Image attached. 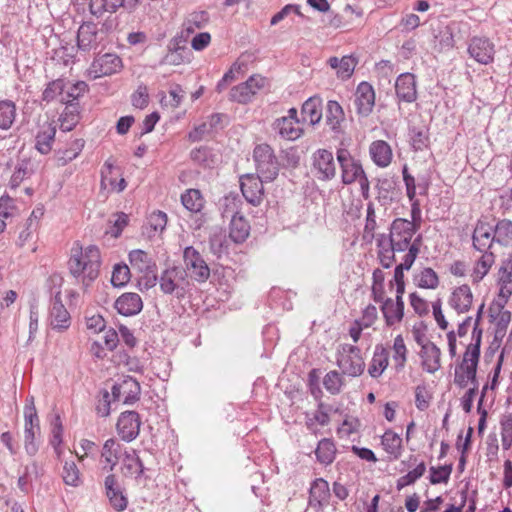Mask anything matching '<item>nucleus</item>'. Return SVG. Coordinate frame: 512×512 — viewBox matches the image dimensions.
<instances>
[{"mask_svg":"<svg viewBox=\"0 0 512 512\" xmlns=\"http://www.w3.org/2000/svg\"><path fill=\"white\" fill-rule=\"evenodd\" d=\"M65 81L63 79H56L50 81L42 93V101L50 103L55 100L57 96H63L65 90Z\"/></svg>","mask_w":512,"mask_h":512,"instance_id":"obj_58","label":"nucleus"},{"mask_svg":"<svg viewBox=\"0 0 512 512\" xmlns=\"http://www.w3.org/2000/svg\"><path fill=\"white\" fill-rule=\"evenodd\" d=\"M253 160L256 174L266 181H273L277 178L281 163L275 154L274 149L267 143L257 144L253 149Z\"/></svg>","mask_w":512,"mask_h":512,"instance_id":"obj_3","label":"nucleus"},{"mask_svg":"<svg viewBox=\"0 0 512 512\" xmlns=\"http://www.w3.org/2000/svg\"><path fill=\"white\" fill-rule=\"evenodd\" d=\"M467 52L477 63L488 65L494 61L495 44L485 36H473L469 40Z\"/></svg>","mask_w":512,"mask_h":512,"instance_id":"obj_13","label":"nucleus"},{"mask_svg":"<svg viewBox=\"0 0 512 512\" xmlns=\"http://www.w3.org/2000/svg\"><path fill=\"white\" fill-rule=\"evenodd\" d=\"M122 68V59L117 54L105 53L94 58L88 69V75L92 79H98L119 73Z\"/></svg>","mask_w":512,"mask_h":512,"instance_id":"obj_11","label":"nucleus"},{"mask_svg":"<svg viewBox=\"0 0 512 512\" xmlns=\"http://www.w3.org/2000/svg\"><path fill=\"white\" fill-rule=\"evenodd\" d=\"M395 92L399 101L413 103L417 100L415 75L409 72L400 74L395 82Z\"/></svg>","mask_w":512,"mask_h":512,"instance_id":"obj_19","label":"nucleus"},{"mask_svg":"<svg viewBox=\"0 0 512 512\" xmlns=\"http://www.w3.org/2000/svg\"><path fill=\"white\" fill-rule=\"evenodd\" d=\"M355 106L357 114L361 117H368L375 105V91L373 86L362 81L358 84L355 92Z\"/></svg>","mask_w":512,"mask_h":512,"instance_id":"obj_17","label":"nucleus"},{"mask_svg":"<svg viewBox=\"0 0 512 512\" xmlns=\"http://www.w3.org/2000/svg\"><path fill=\"white\" fill-rule=\"evenodd\" d=\"M488 317L489 322L495 324L491 347L498 349L506 335L508 325L507 322H503L497 317V314L494 313V308L488 309Z\"/></svg>","mask_w":512,"mask_h":512,"instance_id":"obj_49","label":"nucleus"},{"mask_svg":"<svg viewBox=\"0 0 512 512\" xmlns=\"http://www.w3.org/2000/svg\"><path fill=\"white\" fill-rule=\"evenodd\" d=\"M267 182L258 174H245L240 177V189L245 200L253 205L259 206L264 198L263 183Z\"/></svg>","mask_w":512,"mask_h":512,"instance_id":"obj_14","label":"nucleus"},{"mask_svg":"<svg viewBox=\"0 0 512 512\" xmlns=\"http://www.w3.org/2000/svg\"><path fill=\"white\" fill-rule=\"evenodd\" d=\"M123 403L126 405H133L140 398L141 386L139 382L132 376H125L121 380Z\"/></svg>","mask_w":512,"mask_h":512,"instance_id":"obj_40","label":"nucleus"},{"mask_svg":"<svg viewBox=\"0 0 512 512\" xmlns=\"http://www.w3.org/2000/svg\"><path fill=\"white\" fill-rule=\"evenodd\" d=\"M415 280L417 281V286L423 289H436L439 285V277L430 267L422 269Z\"/></svg>","mask_w":512,"mask_h":512,"instance_id":"obj_55","label":"nucleus"},{"mask_svg":"<svg viewBox=\"0 0 512 512\" xmlns=\"http://www.w3.org/2000/svg\"><path fill=\"white\" fill-rule=\"evenodd\" d=\"M494 229V238L502 245H507L512 240V221L508 219H502L497 222Z\"/></svg>","mask_w":512,"mask_h":512,"instance_id":"obj_56","label":"nucleus"},{"mask_svg":"<svg viewBox=\"0 0 512 512\" xmlns=\"http://www.w3.org/2000/svg\"><path fill=\"white\" fill-rule=\"evenodd\" d=\"M181 202L191 212H199L204 205V199L198 189H188L182 194Z\"/></svg>","mask_w":512,"mask_h":512,"instance_id":"obj_51","label":"nucleus"},{"mask_svg":"<svg viewBox=\"0 0 512 512\" xmlns=\"http://www.w3.org/2000/svg\"><path fill=\"white\" fill-rule=\"evenodd\" d=\"M128 257L131 266L139 272L150 274L156 271V263L146 251L141 249L132 250Z\"/></svg>","mask_w":512,"mask_h":512,"instance_id":"obj_29","label":"nucleus"},{"mask_svg":"<svg viewBox=\"0 0 512 512\" xmlns=\"http://www.w3.org/2000/svg\"><path fill=\"white\" fill-rule=\"evenodd\" d=\"M425 472L426 464L422 461L413 470L409 471L407 474L397 479V490L400 491L404 487L414 484L418 479H420L424 475Z\"/></svg>","mask_w":512,"mask_h":512,"instance_id":"obj_54","label":"nucleus"},{"mask_svg":"<svg viewBox=\"0 0 512 512\" xmlns=\"http://www.w3.org/2000/svg\"><path fill=\"white\" fill-rule=\"evenodd\" d=\"M502 447L504 450L510 449L512 446V416L504 415L500 421Z\"/></svg>","mask_w":512,"mask_h":512,"instance_id":"obj_64","label":"nucleus"},{"mask_svg":"<svg viewBox=\"0 0 512 512\" xmlns=\"http://www.w3.org/2000/svg\"><path fill=\"white\" fill-rule=\"evenodd\" d=\"M166 48L168 51L181 53V55H185L191 59L192 52L187 47V36H184L183 32H180L172 37L169 40Z\"/></svg>","mask_w":512,"mask_h":512,"instance_id":"obj_61","label":"nucleus"},{"mask_svg":"<svg viewBox=\"0 0 512 512\" xmlns=\"http://www.w3.org/2000/svg\"><path fill=\"white\" fill-rule=\"evenodd\" d=\"M141 420L136 411H124L120 414L116 429L122 440L131 442L139 435Z\"/></svg>","mask_w":512,"mask_h":512,"instance_id":"obj_16","label":"nucleus"},{"mask_svg":"<svg viewBox=\"0 0 512 512\" xmlns=\"http://www.w3.org/2000/svg\"><path fill=\"white\" fill-rule=\"evenodd\" d=\"M338 354L337 365L343 374L358 377L364 372L365 362L358 346L343 344Z\"/></svg>","mask_w":512,"mask_h":512,"instance_id":"obj_6","label":"nucleus"},{"mask_svg":"<svg viewBox=\"0 0 512 512\" xmlns=\"http://www.w3.org/2000/svg\"><path fill=\"white\" fill-rule=\"evenodd\" d=\"M404 308V301H400L399 297H396L395 300L386 298L383 301L380 309L387 327H393L403 320Z\"/></svg>","mask_w":512,"mask_h":512,"instance_id":"obj_21","label":"nucleus"},{"mask_svg":"<svg viewBox=\"0 0 512 512\" xmlns=\"http://www.w3.org/2000/svg\"><path fill=\"white\" fill-rule=\"evenodd\" d=\"M499 296L511 297L512 295V259L502 262L498 270Z\"/></svg>","mask_w":512,"mask_h":512,"instance_id":"obj_37","label":"nucleus"},{"mask_svg":"<svg viewBox=\"0 0 512 512\" xmlns=\"http://www.w3.org/2000/svg\"><path fill=\"white\" fill-rule=\"evenodd\" d=\"M381 444L384 450L391 456V459L397 460L401 456L402 439L392 430L385 431L381 437Z\"/></svg>","mask_w":512,"mask_h":512,"instance_id":"obj_41","label":"nucleus"},{"mask_svg":"<svg viewBox=\"0 0 512 512\" xmlns=\"http://www.w3.org/2000/svg\"><path fill=\"white\" fill-rule=\"evenodd\" d=\"M124 0H90L89 11L90 13L100 18L105 13L113 14L123 5Z\"/></svg>","mask_w":512,"mask_h":512,"instance_id":"obj_43","label":"nucleus"},{"mask_svg":"<svg viewBox=\"0 0 512 512\" xmlns=\"http://www.w3.org/2000/svg\"><path fill=\"white\" fill-rule=\"evenodd\" d=\"M34 173V167L31 159L24 158L17 162L14 172L10 178L11 188H17L25 180L30 178Z\"/></svg>","mask_w":512,"mask_h":512,"instance_id":"obj_39","label":"nucleus"},{"mask_svg":"<svg viewBox=\"0 0 512 512\" xmlns=\"http://www.w3.org/2000/svg\"><path fill=\"white\" fill-rule=\"evenodd\" d=\"M185 271L177 266L165 269L159 278L160 290L167 295H174L177 299L185 298L189 286Z\"/></svg>","mask_w":512,"mask_h":512,"instance_id":"obj_4","label":"nucleus"},{"mask_svg":"<svg viewBox=\"0 0 512 512\" xmlns=\"http://www.w3.org/2000/svg\"><path fill=\"white\" fill-rule=\"evenodd\" d=\"M317 461L325 466L330 465L336 455V447L333 440L329 438H323L318 442L315 450Z\"/></svg>","mask_w":512,"mask_h":512,"instance_id":"obj_44","label":"nucleus"},{"mask_svg":"<svg viewBox=\"0 0 512 512\" xmlns=\"http://www.w3.org/2000/svg\"><path fill=\"white\" fill-rule=\"evenodd\" d=\"M117 312L125 317L135 316L143 309V301L139 294L126 292L121 294L114 303Z\"/></svg>","mask_w":512,"mask_h":512,"instance_id":"obj_20","label":"nucleus"},{"mask_svg":"<svg viewBox=\"0 0 512 512\" xmlns=\"http://www.w3.org/2000/svg\"><path fill=\"white\" fill-rule=\"evenodd\" d=\"M302 122H307L314 126L322 119V102L319 97H310L301 108Z\"/></svg>","mask_w":512,"mask_h":512,"instance_id":"obj_28","label":"nucleus"},{"mask_svg":"<svg viewBox=\"0 0 512 512\" xmlns=\"http://www.w3.org/2000/svg\"><path fill=\"white\" fill-rule=\"evenodd\" d=\"M102 37L98 25L92 21L83 22L77 31L76 45L81 52L88 53L99 47Z\"/></svg>","mask_w":512,"mask_h":512,"instance_id":"obj_15","label":"nucleus"},{"mask_svg":"<svg viewBox=\"0 0 512 512\" xmlns=\"http://www.w3.org/2000/svg\"><path fill=\"white\" fill-rule=\"evenodd\" d=\"M123 469L126 476L134 475L136 479L144 475L145 467L135 449H125L123 453Z\"/></svg>","mask_w":512,"mask_h":512,"instance_id":"obj_31","label":"nucleus"},{"mask_svg":"<svg viewBox=\"0 0 512 512\" xmlns=\"http://www.w3.org/2000/svg\"><path fill=\"white\" fill-rule=\"evenodd\" d=\"M494 263V255L491 252H483L481 258L477 261V264L473 272L474 282H479L488 273L492 264Z\"/></svg>","mask_w":512,"mask_h":512,"instance_id":"obj_57","label":"nucleus"},{"mask_svg":"<svg viewBox=\"0 0 512 512\" xmlns=\"http://www.w3.org/2000/svg\"><path fill=\"white\" fill-rule=\"evenodd\" d=\"M480 355L481 349H479V346L467 345L462 361L455 369H466V367L478 366Z\"/></svg>","mask_w":512,"mask_h":512,"instance_id":"obj_60","label":"nucleus"},{"mask_svg":"<svg viewBox=\"0 0 512 512\" xmlns=\"http://www.w3.org/2000/svg\"><path fill=\"white\" fill-rule=\"evenodd\" d=\"M104 487L105 494L113 509L117 512L124 511L128 506V498L114 474H109L105 477Z\"/></svg>","mask_w":512,"mask_h":512,"instance_id":"obj_18","label":"nucleus"},{"mask_svg":"<svg viewBox=\"0 0 512 512\" xmlns=\"http://www.w3.org/2000/svg\"><path fill=\"white\" fill-rule=\"evenodd\" d=\"M16 118V105L11 100L0 101V129L8 130Z\"/></svg>","mask_w":512,"mask_h":512,"instance_id":"obj_48","label":"nucleus"},{"mask_svg":"<svg viewBox=\"0 0 512 512\" xmlns=\"http://www.w3.org/2000/svg\"><path fill=\"white\" fill-rule=\"evenodd\" d=\"M473 294L467 284L455 288L450 296L449 305L457 312L463 314L471 309Z\"/></svg>","mask_w":512,"mask_h":512,"instance_id":"obj_25","label":"nucleus"},{"mask_svg":"<svg viewBox=\"0 0 512 512\" xmlns=\"http://www.w3.org/2000/svg\"><path fill=\"white\" fill-rule=\"evenodd\" d=\"M393 360L395 362V369L400 372L404 369L407 361V348L402 335H397L393 343Z\"/></svg>","mask_w":512,"mask_h":512,"instance_id":"obj_52","label":"nucleus"},{"mask_svg":"<svg viewBox=\"0 0 512 512\" xmlns=\"http://www.w3.org/2000/svg\"><path fill=\"white\" fill-rule=\"evenodd\" d=\"M410 145L414 151H423L430 145L429 129L426 127H409Z\"/></svg>","mask_w":512,"mask_h":512,"instance_id":"obj_42","label":"nucleus"},{"mask_svg":"<svg viewBox=\"0 0 512 512\" xmlns=\"http://www.w3.org/2000/svg\"><path fill=\"white\" fill-rule=\"evenodd\" d=\"M70 275L84 287H89L99 276L101 266L100 250L95 245L83 248L76 243L68 260Z\"/></svg>","mask_w":512,"mask_h":512,"instance_id":"obj_1","label":"nucleus"},{"mask_svg":"<svg viewBox=\"0 0 512 512\" xmlns=\"http://www.w3.org/2000/svg\"><path fill=\"white\" fill-rule=\"evenodd\" d=\"M37 434H40V422L34 399L31 397L30 400H26L24 406V448L29 456H34L39 450L36 442Z\"/></svg>","mask_w":512,"mask_h":512,"instance_id":"obj_5","label":"nucleus"},{"mask_svg":"<svg viewBox=\"0 0 512 512\" xmlns=\"http://www.w3.org/2000/svg\"><path fill=\"white\" fill-rule=\"evenodd\" d=\"M494 241L496 238L493 227L486 222L478 221L472 235L473 247L479 252H487Z\"/></svg>","mask_w":512,"mask_h":512,"instance_id":"obj_22","label":"nucleus"},{"mask_svg":"<svg viewBox=\"0 0 512 512\" xmlns=\"http://www.w3.org/2000/svg\"><path fill=\"white\" fill-rule=\"evenodd\" d=\"M440 356V348L432 341L427 340L420 350L422 368L428 373H435L441 367Z\"/></svg>","mask_w":512,"mask_h":512,"instance_id":"obj_24","label":"nucleus"},{"mask_svg":"<svg viewBox=\"0 0 512 512\" xmlns=\"http://www.w3.org/2000/svg\"><path fill=\"white\" fill-rule=\"evenodd\" d=\"M477 368L478 366L466 367V369H455L454 383L459 388H465L468 383L472 384L471 388H475L478 391V380H477Z\"/></svg>","mask_w":512,"mask_h":512,"instance_id":"obj_46","label":"nucleus"},{"mask_svg":"<svg viewBox=\"0 0 512 512\" xmlns=\"http://www.w3.org/2000/svg\"><path fill=\"white\" fill-rule=\"evenodd\" d=\"M344 120L345 114L342 106L335 100H329L326 106V124L333 132L339 133Z\"/></svg>","mask_w":512,"mask_h":512,"instance_id":"obj_36","label":"nucleus"},{"mask_svg":"<svg viewBox=\"0 0 512 512\" xmlns=\"http://www.w3.org/2000/svg\"><path fill=\"white\" fill-rule=\"evenodd\" d=\"M417 231L408 223L405 218H395L389 227V233H382L385 242L391 243L394 250L405 252Z\"/></svg>","mask_w":512,"mask_h":512,"instance_id":"obj_8","label":"nucleus"},{"mask_svg":"<svg viewBox=\"0 0 512 512\" xmlns=\"http://www.w3.org/2000/svg\"><path fill=\"white\" fill-rule=\"evenodd\" d=\"M312 173L321 181H330L336 176V164L331 151L318 149L313 153Z\"/></svg>","mask_w":512,"mask_h":512,"instance_id":"obj_12","label":"nucleus"},{"mask_svg":"<svg viewBox=\"0 0 512 512\" xmlns=\"http://www.w3.org/2000/svg\"><path fill=\"white\" fill-rule=\"evenodd\" d=\"M266 78L254 74L251 75L245 82L235 85L229 92V100L239 104H247L251 102L254 95L266 85Z\"/></svg>","mask_w":512,"mask_h":512,"instance_id":"obj_9","label":"nucleus"},{"mask_svg":"<svg viewBox=\"0 0 512 512\" xmlns=\"http://www.w3.org/2000/svg\"><path fill=\"white\" fill-rule=\"evenodd\" d=\"M369 154L374 164L378 167L385 168L392 162V148L384 140L373 141L369 146Z\"/></svg>","mask_w":512,"mask_h":512,"instance_id":"obj_27","label":"nucleus"},{"mask_svg":"<svg viewBox=\"0 0 512 512\" xmlns=\"http://www.w3.org/2000/svg\"><path fill=\"white\" fill-rule=\"evenodd\" d=\"M55 136L56 126L52 123H45L35 136V149L42 155H47L52 151Z\"/></svg>","mask_w":512,"mask_h":512,"instance_id":"obj_26","label":"nucleus"},{"mask_svg":"<svg viewBox=\"0 0 512 512\" xmlns=\"http://www.w3.org/2000/svg\"><path fill=\"white\" fill-rule=\"evenodd\" d=\"M377 257L383 268H390L396 261L395 253H400L399 250H394L391 243L385 242L383 234H378L376 238Z\"/></svg>","mask_w":512,"mask_h":512,"instance_id":"obj_34","label":"nucleus"},{"mask_svg":"<svg viewBox=\"0 0 512 512\" xmlns=\"http://www.w3.org/2000/svg\"><path fill=\"white\" fill-rule=\"evenodd\" d=\"M62 477L66 485L77 487L81 484L79 469L73 461L64 463Z\"/></svg>","mask_w":512,"mask_h":512,"instance_id":"obj_62","label":"nucleus"},{"mask_svg":"<svg viewBox=\"0 0 512 512\" xmlns=\"http://www.w3.org/2000/svg\"><path fill=\"white\" fill-rule=\"evenodd\" d=\"M330 497L328 482L323 478H316L309 489L310 503L314 506H322Z\"/></svg>","mask_w":512,"mask_h":512,"instance_id":"obj_35","label":"nucleus"},{"mask_svg":"<svg viewBox=\"0 0 512 512\" xmlns=\"http://www.w3.org/2000/svg\"><path fill=\"white\" fill-rule=\"evenodd\" d=\"M453 469V464H445L439 467L431 466L429 469V481L432 485L447 483Z\"/></svg>","mask_w":512,"mask_h":512,"instance_id":"obj_59","label":"nucleus"},{"mask_svg":"<svg viewBox=\"0 0 512 512\" xmlns=\"http://www.w3.org/2000/svg\"><path fill=\"white\" fill-rule=\"evenodd\" d=\"M123 446L114 438L107 439L102 447L101 457L104 459L103 470L111 472L119 460L123 459Z\"/></svg>","mask_w":512,"mask_h":512,"instance_id":"obj_23","label":"nucleus"},{"mask_svg":"<svg viewBox=\"0 0 512 512\" xmlns=\"http://www.w3.org/2000/svg\"><path fill=\"white\" fill-rule=\"evenodd\" d=\"M250 234L249 222L243 215H233L229 226V237L235 243H243Z\"/></svg>","mask_w":512,"mask_h":512,"instance_id":"obj_33","label":"nucleus"},{"mask_svg":"<svg viewBox=\"0 0 512 512\" xmlns=\"http://www.w3.org/2000/svg\"><path fill=\"white\" fill-rule=\"evenodd\" d=\"M191 160L203 168H213L217 163V157L208 146L195 148L190 153Z\"/></svg>","mask_w":512,"mask_h":512,"instance_id":"obj_45","label":"nucleus"},{"mask_svg":"<svg viewBox=\"0 0 512 512\" xmlns=\"http://www.w3.org/2000/svg\"><path fill=\"white\" fill-rule=\"evenodd\" d=\"M185 273L198 283L206 282L211 275V269L202 254L193 246L185 247L183 251Z\"/></svg>","mask_w":512,"mask_h":512,"instance_id":"obj_7","label":"nucleus"},{"mask_svg":"<svg viewBox=\"0 0 512 512\" xmlns=\"http://www.w3.org/2000/svg\"><path fill=\"white\" fill-rule=\"evenodd\" d=\"M51 289L50 325L54 330L64 331L71 325V317L61 299V284L63 278L58 274L51 275L48 280Z\"/></svg>","mask_w":512,"mask_h":512,"instance_id":"obj_2","label":"nucleus"},{"mask_svg":"<svg viewBox=\"0 0 512 512\" xmlns=\"http://www.w3.org/2000/svg\"><path fill=\"white\" fill-rule=\"evenodd\" d=\"M65 108L59 117L60 129L63 132L73 130L80 121L79 102L64 103Z\"/></svg>","mask_w":512,"mask_h":512,"instance_id":"obj_32","label":"nucleus"},{"mask_svg":"<svg viewBox=\"0 0 512 512\" xmlns=\"http://www.w3.org/2000/svg\"><path fill=\"white\" fill-rule=\"evenodd\" d=\"M210 252L217 258H220L224 253H227L228 242L226 236L222 233H215L209 237Z\"/></svg>","mask_w":512,"mask_h":512,"instance_id":"obj_63","label":"nucleus"},{"mask_svg":"<svg viewBox=\"0 0 512 512\" xmlns=\"http://www.w3.org/2000/svg\"><path fill=\"white\" fill-rule=\"evenodd\" d=\"M434 38V49L437 50L438 52L449 51L453 49L455 45L453 31L448 26L439 30L438 33L435 34Z\"/></svg>","mask_w":512,"mask_h":512,"instance_id":"obj_50","label":"nucleus"},{"mask_svg":"<svg viewBox=\"0 0 512 512\" xmlns=\"http://www.w3.org/2000/svg\"><path fill=\"white\" fill-rule=\"evenodd\" d=\"M296 124L295 121L288 118H278L273 123V129L284 139L296 140L303 133V130L297 127Z\"/></svg>","mask_w":512,"mask_h":512,"instance_id":"obj_38","label":"nucleus"},{"mask_svg":"<svg viewBox=\"0 0 512 512\" xmlns=\"http://www.w3.org/2000/svg\"><path fill=\"white\" fill-rule=\"evenodd\" d=\"M85 141L81 138H76V148L71 150L70 148L58 149L55 151V156L58 165L64 166L70 161L74 160L84 148Z\"/></svg>","mask_w":512,"mask_h":512,"instance_id":"obj_53","label":"nucleus"},{"mask_svg":"<svg viewBox=\"0 0 512 512\" xmlns=\"http://www.w3.org/2000/svg\"><path fill=\"white\" fill-rule=\"evenodd\" d=\"M377 229L375 206L373 202L367 204L365 225L363 229L362 238L366 243H371L377 238L375 231Z\"/></svg>","mask_w":512,"mask_h":512,"instance_id":"obj_47","label":"nucleus"},{"mask_svg":"<svg viewBox=\"0 0 512 512\" xmlns=\"http://www.w3.org/2000/svg\"><path fill=\"white\" fill-rule=\"evenodd\" d=\"M336 158L340 165L343 184L350 185L366 174L360 160L354 158L348 149H337Z\"/></svg>","mask_w":512,"mask_h":512,"instance_id":"obj_10","label":"nucleus"},{"mask_svg":"<svg viewBox=\"0 0 512 512\" xmlns=\"http://www.w3.org/2000/svg\"><path fill=\"white\" fill-rule=\"evenodd\" d=\"M389 364V352L382 345L375 346L371 363L368 367V373L372 378H378L382 375Z\"/></svg>","mask_w":512,"mask_h":512,"instance_id":"obj_30","label":"nucleus"}]
</instances>
